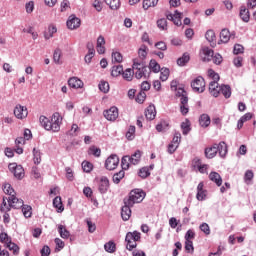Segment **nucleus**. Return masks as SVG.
Listing matches in <instances>:
<instances>
[{
	"label": "nucleus",
	"mask_w": 256,
	"mask_h": 256,
	"mask_svg": "<svg viewBox=\"0 0 256 256\" xmlns=\"http://www.w3.org/2000/svg\"><path fill=\"white\" fill-rule=\"evenodd\" d=\"M39 121L46 131H53L54 133H57L61 129V121H63V118L59 112H55L52 115L51 120L45 116H40Z\"/></svg>",
	"instance_id": "obj_1"
},
{
	"label": "nucleus",
	"mask_w": 256,
	"mask_h": 256,
	"mask_svg": "<svg viewBox=\"0 0 256 256\" xmlns=\"http://www.w3.org/2000/svg\"><path fill=\"white\" fill-rule=\"evenodd\" d=\"M132 69L136 79H143V77H149V68L145 65V62L134 59Z\"/></svg>",
	"instance_id": "obj_2"
},
{
	"label": "nucleus",
	"mask_w": 256,
	"mask_h": 256,
	"mask_svg": "<svg viewBox=\"0 0 256 256\" xmlns=\"http://www.w3.org/2000/svg\"><path fill=\"white\" fill-rule=\"evenodd\" d=\"M145 199V192L143 190L135 189L130 192L128 198L124 199V205H133L135 203H141Z\"/></svg>",
	"instance_id": "obj_3"
},
{
	"label": "nucleus",
	"mask_w": 256,
	"mask_h": 256,
	"mask_svg": "<svg viewBox=\"0 0 256 256\" xmlns=\"http://www.w3.org/2000/svg\"><path fill=\"white\" fill-rule=\"evenodd\" d=\"M141 240V233L138 231H134V232H128L126 234V248L128 249V251H133V249H135V247H137V241Z\"/></svg>",
	"instance_id": "obj_4"
},
{
	"label": "nucleus",
	"mask_w": 256,
	"mask_h": 256,
	"mask_svg": "<svg viewBox=\"0 0 256 256\" xmlns=\"http://www.w3.org/2000/svg\"><path fill=\"white\" fill-rule=\"evenodd\" d=\"M8 168L16 179H23V177H25V170L23 169V166L17 165V163H10Z\"/></svg>",
	"instance_id": "obj_5"
},
{
	"label": "nucleus",
	"mask_w": 256,
	"mask_h": 256,
	"mask_svg": "<svg viewBox=\"0 0 256 256\" xmlns=\"http://www.w3.org/2000/svg\"><path fill=\"white\" fill-rule=\"evenodd\" d=\"M105 167L108 171H115L119 167V156L112 154L105 161Z\"/></svg>",
	"instance_id": "obj_6"
},
{
	"label": "nucleus",
	"mask_w": 256,
	"mask_h": 256,
	"mask_svg": "<svg viewBox=\"0 0 256 256\" xmlns=\"http://www.w3.org/2000/svg\"><path fill=\"white\" fill-rule=\"evenodd\" d=\"M191 87L195 93H203L205 91V79L199 76L191 83Z\"/></svg>",
	"instance_id": "obj_7"
},
{
	"label": "nucleus",
	"mask_w": 256,
	"mask_h": 256,
	"mask_svg": "<svg viewBox=\"0 0 256 256\" xmlns=\"http://www.w3.org/2000/svg\"><path fill=\"white\" fill-rule=\"evenodd\" d=\"M103 115L107 121H116L117 118L119 117V110L117 107L113 106L108 110H105L103 112Z\"/></svg>",
	"instance_id": "obj_8"
},
{
	"label": "nucleus",
	"mask_w": 256,
	"mask_h": 256,
	"mask_svg": "<svg viewBox=\"0 0 256 256\" xmlns=\"http://www.w3.org/2000/svg\"><path fill=\"white\" fill-rule=\"evenodd\" d=\"M182 17L183 14L179 11H175L174 14H166V19H168V21H172L177 27H181V25H183V22H181Z\"/></svg>",
	"instance_id": "obj_9"
},
{
	"label": "nucleus",
	"mask_w": 256,
	"mask_h": 256,
	"mask_svg": "<svg viewBox=\"0 0 256 256\" xmlns=\"http://www.w3.org/2000/svg\"><path fill=\"white\" fill-rule=\"evenodd\" d=\"M14 115L17 119H25L29 115V112L27 111V107L18 104L14 108Z\"/></svg>",
	"instance_id": "obj_10"
},
{
	"label": "nucleus",
	"mask_w": 256,
	"mask_h": 256,
	"mask_svg": "<svg viewBox=\"0 0 256 256\" xmlns=\"http://www.w3.org/2000/svg\"><path fill=\"white\" fill-rule=\"evenodd\" d=\"M68 29H79L81 27V19L77 18L75 15L69 16L67 23H66Z\"/></svg>",
	"instance_id": "obj_11"
},
{
	"label": "nucleus",
	"mask_w": 256,
	"mask_h": 256,
	"mask_svg": "<svg viewBox=\"0 0 256 256\" xmlns=\"http://www.w3.org/2000/svg\"><path fill=\"white\" fill-rule=\"evenodd\" d=\"M200 55H201L202 61H204V63H209V61H211V59H213L214 52L209 47H203L201 49Z\"/></svg>",
	"instance_id": "obj_12"
},
{
	"label": "nucleus",
	"mask_w": 256,
	"mask_h": 256,
	"mask_svg": "<svg viewBox=\"0 0 256 256\" xmlns=\"http://www.w3.org/2000/svg\"><path fill=\"white\" fill-rule=\"evenodd\" d=\"M8 203H10V207L12 209H21L23 207V200L17 198V196H9Z\"/></svg>",
	"instance_id": "obj_13"
},
{
	"label": "nucleus",
	"mask_w": 256,
	"mask_h": 256,
	"mask_svg": "<svg viewBox=\"0 0 256 256\" xmlns=\"http://www.w3.org/2000/svg\"><path fill=\"white\" fill-rule=\"evenodd\" d=\"M216 151L219 153L222 159H225L229 151L227 148V143H225V141H221L219 144H216Z\"/></svg>",
	"instance_id": "obj_14"
},
{
	"label": "nucleus",
	"mask_w": 256,
	"mask_h": 256,
	"mask_svg": "<svg viewBox=\"0 0 256 256\" xmlns=\"http://www.w3.org/2000/svg\"><path fill=\"white\" fill-rule=\"evenodd\" d=\"M68 85L72 89H83V81L77 77H72L68 80Z\"/></svg>",
	"instance_id": "obj_15"
},
{
	"label": "nucleus",
	"mask_w": 256,
	"mask_h": 256,
	"mask_svg": "<svg viewBox=\"0 0 256 256\" xmlns=\"http://www.w3.org/2000/svg\"><path fill=\"white\" fill-rule=\"evenodd\" d=\"M209 91L213 97H219V93H221V86H219L218 82H210Z\"/></svg>",
	"instance_id": "obj_16"
},
{
	"label": "nucleus",
	"mask_w": 256,
	"mask_h": 256,
	"mask_svg": "<svg viewBox=\"0 0 256 256\" xmlns=\"http://www.w3.org/2000/svg\"><path fill=\"white\" fill-rule=\"evenodd\" d=\"M131 207H133V205L128 204H124V206L122 207L121 217L123 221H129V219H131Z\"/></svg>",
	"instance_id": "obj_17"
},
{
	"label": "nucleus",
	"mask_w": 256,
	"mask_h": 256,
	"mask_svg": "<svg viewBox=\"0 0 256 256\" xmlns=\"http://www.w3.org/2000/svg\"><path fill=\"white\" fill-rule=\"evenodd\" d=\"M99 192L100 193H107L109 190V179L105 176H102L99 182Z\"/></svg>",
	"instance_id": "obj_18"
},
{
	"label": "nucleus",
	"mask_w": 256,
	"mask_h": 256,
	"mask_svg": "<svg viewBox=\"0 0 256 256\" xmlns=\"http://www.w3.org/2000/svg\"><path fill=\"white\" fill-rule=\"evenodd\" d=\"M157 116V110L155 109V105H149L147 109L145 110V117L149 121H153L155 117Z\"/></svg>",
	"instance_id": "obj_19"
},
{
	"label": "nucleus",
	"mask_w": 256,
	"mask_h": 256,
	"mask_svg": "<svg viewBox=\"0 0 256 256\" xmlns=\"http://www.w3.org/2000/svg\"><path fill=\"white\" fill-rule=\"evenodd\" d=\"M209 179L213 183H216L217 187H221V185H223V178H221V175L217 172H211L209 174Z\"/></svg>",
	"instance_id": "obj_20"
},
{
	"label": "nucleus",
	"mask_w": 256,
	"mask_h": 256,
	"mask_svg": "<svg viewBox=\"0 0 256 256\" xmlns=\"http://www.w3.org/2000/svg\"><path fill=\"white\" fill-rule=\"evenodd\" d=\"M204 153H205V157L207 159H213L214 157H216L217 156V144H214L213 146L206 148Z\"/></svg>",
	"instance_id": "obj_21"
},
{
	"label": "nucleus",
	"mask_w": 256,
	"mask_h": 256,
	"mask_svg": "<svg viewBox=\"0 0 256 256\" xmlns=\"http://www.w3.org/2000/svg\"><path fill=\"white\" fill-rule=\"evenodd\" d=\"M240 19H242L244 23H249V20L251 19V15L249 14V9H247L245 6H242L240 8Z\"/></svg>",
	"instance_id": "obj_22"
},
{
	"label": "nucleus",
	"mask_w": 256,
	"mask_h": 256,
	"mask_svg": "<svg viewBox=\"0 0 256 256\" xmlns=\"http://www.w3.org/2000/svg\"><path fill=\"white\" fill-rule=\"evenodd\" d=\"M142 155H143V152H141L140 150H137L134 154H132L130 156L131 165H139Z\"/></svg>",
	"instance_id": "obj_23"
},
{
	"label": "nucleus",
	"mask_w": 256,
	"mask_h": 256,
	"mask_svg": "<svg viewBox=\"0 0 256 256\" xmlns=\"http://www.w3.org/2000/svg\"><path fill=\"white\" fill-rule=\"evenodd\" d=\"M205 37L207 39L208 42H210L211 47H215L216 43V39L217 37L215 36V31L213 30H208L205 34Z\"/></svg>",
	"instance_id": "obj_24"
},
{
	"label": "nucleus",
	"mask_w": 256,
	"mask_h": 256,
	"mask_svg": "<svg viewBox=\"0 0 256 256\" xmlns=\"http://www.w3.org/2000/svg\"><path fill=\"white\" fill-rule=\"evenodd\" d=\"M106 5L112 9V11H117L121 7V0H104Z\"/></svg>",
	"instance_id": "obj_25"
},
{
	"label": "nucleus",
	"mask_w": 256,
	"mask_h": 256,
	"mask_svg": "<svg viewBox=\"0 0 256 256\" xmlns=\"http://www.w3.org/2000/svg\"><path fill=\"white\" fill-rule=\"evenodd\" d=\"M8 199L9 198L7 197H3L2 204L0 206L1 213H9V211H11V203L8 202L7 204Z\"/></svg>",
	"instance_id": "obj_26"
},
{
	"label": "nucleus",
	"mask_w": 256,
	"mask_h": 256,
	"mask_svg": "<svg viewBox=\"0 0 256 256\" xmlns=\"http://www.w3.org/2000/svg\"><path fill=\"white\" fill-rule=\"evenodd\" d=\"M199 124L201 127H209L211 125V118L207 114H202L199 119Z\"/></svg>",
	"instance_id": "obj_27"
},
{
	"label": "nucleus",
	"mask_w": 256,
	"mask_h": 256,
	"mask_svg": "<svg viewBox=\"0 0 256 256\" xmlns=\"http://www.w3.org/2000/svg\"><path fill=\"white\" fill-rule=\"evenodd\" d=\"M229 39H231V33L227 29H223L220 32V43H229Z\"/></svg>",
	"instance_id": "obj_28"
},
{
	"label": "nucleus",
	"mask_w": 256,
	"mask_h": 256,
	"mask_svg": "<svg viewBox=\"0 0 256 256\" xmlns=\"http://www.w3.org/2000/svg\"><path fill=\"white\" fill-rule=\"evenodd\" d=\"M58 232L62 239H67L68 237H71V233L69 232V230H67V228L61 224L58 225Z\"/></svg>",
	"instance_id": "obj_29"
},
{
	"label": "nucleus",
	"mask_w": 256,
	"mask_h": 256,
	"mask_svg": "<svg viewBox=\"0 0 256 256\" xmlns=\"http://www.w3.org/2000/svg\"><path fill=\"white\" fill-rule=\"evenodd\" d=\"M53 206L58 209V213H63L65 211V208L63 207V202H61V197L57 196L53 200Z\"/></svg>",
	"instance_id": "obj_30"
},
{
	"label": "nucleus",
	"mask_w": 256,
	"mask_h": 256,
	"mask_svg": "<svg viewBox=\"0 0 256 256\" xmlns=\"http://www.w3.org/2000/svg\"><path fill=\"white\" fill-rule=\"evenodd\" d=\"M191 57L189 56L188 53H184L182 55V57L178 58L177 60V65H179V67H185V65H187V63H189Z\"/></svg>",
	"instance_id": "obj_31"
},
{
	"label": "nucleus",
	"mask_w": 256,
	"mask_h": 256,
	"mask_svg": "<svg viewBox=\"0 0 256 256\" xmlns=\"http://www.w3.org/2000/svg\"><path fill=\"white\" fill-rule=\"evenodd\" d=\"M133 75H135V72L131 68H127L124 72H122V77L125 79V81H133Z\"/></svg>",
	"instance_id": "obj_32"
},
{
	"label": "nucleus",
	"mask_w": 256,
	"mask_h": 256,
	"mask_svg": "<svg viewBox=\"0 0 256 256\" xmlns=\"http://www.w3.org/2000/svg\"><path fill=\"white\" fill-rule=\"evenodd\" d=\"M220 93H222V95H224L225 99H229V97H231V86L221 85Z\"/></svg>",
	"instance_id": "obj_33"
},
{
	"label": "nucleus",
	"mask_w": 256,
	"mask_h": 256,
	"mask_svg": "<svg viewBox=\"0 0 256 256\" xmlns=\"http://www.w3.org/2000/svg\"><path fill=\"white\" fill-rule=\"evenodd\" d=\"M123 73V65H116L112 67L111 75L112 77H119Z\"/></svg>",
	"instance_id": "obj_34"
},
{
	"label": "nucleus",
	"mask_w": 256,
	"mask_h": 256,
	"mask_svg": "<svg viewBox=\"0 0 256 256\" xmlns=\"http://www.w3.org/2000/svg\"><path fill=\"white\" fill-rule=\"evenodd\" d=\"M149 66L148 72L152 70L154 73H159L161 71V66L156 60H151Z\"/></svg>",
	"instance_id": "obj_35"
},
{
	"label": "nucleus",
	"mask_w": 256,
	"mask_h": 256,
	"mask_svg": "<svg viewBox=\"0 0 256 256\" xmlns=\"http://www.w3.org/2000/svg\"><path fill=\"white\" fill-rule=\"evenodd\" d=\"M3 191L6 195H9V197L15 196V190L9 183L3 185Z\"/></svg>",
	"instance_id": "obj_36"
},
{
	"label": "nucleus",
	"mask_w": 256,
	"mask_h": 256,
	"mask_svg": "<svg viewBox=\"0 0 256 256\" xmlns=\"http://www.w3.org/2000/svg\"><path fill=\"white\" fill-rule=\"evenodd\" d=\"M123 171H127L131 167V158L130 156H124L121 161Z\"/></svg>",
	"instance_id": "obj_37"
},
{
	"label": "nucleus",
	"mask_w": 256,
	"mask_h": 256,
	"mask_svg": "<svg viewBox=\"0 0 256 256\" xmlns=\"http://www.w3.org/2000/svg\"><path fill=\"white\" fill-rule=\"evenodd\" d=\"M5 247H7L9 251H13L14 255H19V246H17V244L13 243L11 240L5 244Z\"/></svg>",
	"instance_id": "obj_38"
},
{
	"label": "nucleus",
	"mask_w": 256,
	"mask_h": 256,
	"mask_svg": "<svg viewBox=\"0 0 256 256\" xmlns=\"http://www.w3.org/2000/svg\"><path fill=\"white\" fill-rule=\"evenodd\" d=\"M22 213L26 219H29L33 215L32 208L29 205H24L21 207Z\"/></svg>",
	"instance_id": "obj_39"
},
{
	"label": "nucleus",
	"mask_w": 256,
	"mask_h": 256,
	"mask_svg": "<svg viewBox=\"0 0 256 256\" xmlns=\"http://www.w3.org/2000/svg\"><path fill=\"white\" fill-rule=\"evenodd\" d=\"M104 249L105 251H107V253H115L117 247L115 245V242L109 241L104 245Z\"/></svg>",
	"instance_id": "obj_40"
},
{
	"label": "nucleus",
	"mask_w": 256,
	"mask_h": 256,
	"mask_svg": "<svg viewBox=\"0 0 256 256\" xmlns=\"http://www.w3.org/2000/svg\"><path fill=\"white\" fill-rule=\"evenodd\" d=\"M181 129L183 135H189V131H191V123H189V120L181 123Z\"/></svg>",
	"instance_id": "obj_41"
},
{
	"label": "nucleus",
	"mask_w": 256,
	"mask_h": 256,
	"mask_svg": "<svg viewBox=\"0 0 256 256\" xmlns=\"http://www.w3.org/2000/svg\"><path fill=\"white\" fill-rule=\"evenodd\" d=\"M157 27L160 29V31H167V19L165 18H160L157 20Z\"/></svg>",
	"instance_id": "obj_42"
},
{
	"label": "nucleus",
	"mask_w": 256,
	"mask_h": 256,
	"mask_svg": "<svg viewBox=\"0 0 256 256\" xmlns=\"http://www.w3.org/2000/svg\"><path fill=\"white\" fill-rule=\"evenodd\" d=\"M123 177H125V171L120 170L118 173L113 175V182L118 185V183H121V179H123Z\"/></svg>",
	"instance_id": "obj_43"
},
{
	"label": "nucleus",
	"mask_w": 256,
	"mask_h": 256,
	"mask_svg": "<svg viewBox=\"0 0 256 256\" xmlns=\"http://www.w3.org/2000/svg\"><path fill=\"white\" fill-rule=\"evenodd\" d=\"M126 139L133 141L135 139V126H130L126 132Z\"/></svg>",
	"instance_id": "obj_44"
},
{
	"label": "nucleus",
	"mask_w": 256,
	"mask_h": 256,
	"mask_svg": "<svg viewBox=\"0 0 256 256\" xmlns=\"http://www.w3.org/2000/svg\"><path fill=\"white\" fill-rule=\"evenodd\" d=\"M112 63H123V55L120 52H113Z\"/></svg>",
	"instance_id": "obj_45"
},
{
	"label": "nucleus",
	"mask_w": 256,
	"mask_h": 256,
	"mask_svg": "<svg viewBox=\"0 0 256 256\" xmlns=\"http://www.w3.org/2000/svg\"><path fill=\"white\" fill-rule=\"evenodd\" d=\"M159 3V0H143V9H149V7H155Z\"/></svg>",
	"instance_id": "obj_46"
},
{
	"label": "nucleus",
	"mask_w": 256,
	"mask_h": 256,
	"mask_svg": "<svg viewBox=\"0 0 256 256\" xmlns=\"http://www.w3.org/2000/svg\"><path fill=\"white\" fill-rule=\"evenodd\" d=\"M139 177H141L142 179H147V177H149V175H151V172H149V167H143L139 170L138 172Z\"/></svg>",
	"instance_id": "obj_47"
},
{
	"label": "nucleus",
	"mask_w": 256,
	"mask_h": 256,
	"mask_svg": "<svg viewBox=\"0 0 256 256\" xmlns=\"http://www.w3.org/2000/svg\"><path fill=\"white\" fill-rule=\"evenodd\" d=\"M99 90L102 91V93H109V82L107 81H101L98 85Z\"/></svg>",
	"instance_id": "obj_48"
},
{
	"label": "nucleus",
	"mask_w": 256,
	"mask_h": 256,
	"mask_svg": "<svg viewBox=\"0 0 256 256\" xmlns=\"http://www.w3.org/2000/svg\"><path fill=\"white\" fill-rule=\"evenodd\" d=\"M82 169L85 173H91L93 171V164L87 161L82 162Z\"/></svg>",
	"instance_id": "obj_49"
},
{
	"label": "nucleus",
	"mask_w": 256,
	"mask_h": 256,
	"mask_svg": "<svg viewBox=\"0 0 256 256\" xmlns=\"http://www.w3.org/2000/svg\"><path fill=\"white\" fill-rule=\"evenodd\" d=\"M88 153L90 155H94V157H101V149H99L95 146H91L88 150Z\"/></svg>",
	"instance_id": "obj_50"
},
{
	"label": "nucleus",
	"mask_w": 256,
	"mask_h": 256,
	"mask_svg": "<svg viewBox=\"0 0 256 256\" xmlns=\"http://www.w3.org/2000/svg\"><path fill=\"white\" fill-rule=\"evenodd\" d=\"M169 69L168 68H162L160 73V79L161 81H167L169 79Z\"/></svg>",
	"instance_id": "obj_51"
},
{
	"label": "nucleus",
	"mask_w": 256,
	"mask_h": 256,
	"mask_svg": "<svg viewBox=\"0 0 256 256\" xmlns=\"http://www.w3.org/2000/svg\"><path fill=\"white\" fill-rule=\"evenodd\" d=\"M138 56L141 59L140 61H143L145 57H147V46H141L140 49L138 50Z\"/></svg>",
	"instance_id": "obj_52"
},
{
	"label": "nucleus",
	"mask_w": 256,
	"mask_h": 256,
	"mask_svg": "<svg viewBox=\"0 0 256 256\" xmlns=\"http://www.w3.org/2000/svg\"><path fill=\"white\" fill-rule=\"evenodd\" d=\"M169 127V123L167 121H161L158 125H156V130L161 133L165 131Z\"/></svg>",
	"instance_id": "obj_53"
},
{
	"label": "nucleus",
	"mask_w": 256,
	"mask_h": 256,
	"mask_svg": "<svg viewBox=\"0 0 256 256\" xmlns=\"http://www.w3.org/2000/svg\"><path fill=\"white\" fill-rule=\"evenodd\" d=\"M199 228L205 235H211V228L209 227V224L204 222L200 225Z\"/></svg>",
	"instance_id": "obj_54"
},
{
	"label": "nucleus",
	"mask_w": 256,
	"mask_h": 256,
	"mask_svg": "<svg viewBox=\"0 0 256 256\" xmlns=\"http://www.w3.org/2000/svg\"><path fill=\"white\" fill-rule=\"evenodd\" d=\"M208 77L212 79V82L216 83L220 79L219 75L215 71H213V69L208 70Z\"/></svg>",
	"instance_id": "obj_55"
},
{
	"label": "nucleus",
	"mask_w": 256,
	"mask_h": 256,
	"mask_svg": "<svg viewBox=\"0 0 256 256\" xmlns=\"http://www.w3.org/2000/svg\"><path fill=\"white\" fill-rule=\"evenodd\" d=\"M34 163L35 165H39L41 163V152L39 150L33 149Z\"/></svg>",
	"instance_id": "obj_56"
},
{
	"label": "nucleus",
	"mask_w": 256,
	"mask_h": 256,
	"mask_svg": "<svg viewBox=\"0 0 256 256\" xmlns=\"http://www.w3.org/2000/svg\"><path fill=\"white\" fill-rule=\"evenodd\" d=\"M185 251H187V253H193V251H195L192 240H185Z\"/></svg>",
	"instance_id": "obj_57"
},
{
	"label": "nucleus",
	"mask_w": 256,
	"mask_h": 256,
	"mask_svg": "<svg viewBox=\"0 0 256 256\" xmlns=\"http://www.w3.org/2000/svg\"><path fill=\"white\" fill-rule=\"evenodd\" d=\"M196 199L198 201H205V199H207V190H201L197 192Z\"/></svg>",
	"instance_id": "obj_58"
},
{
	"label": "nucleus",
	"mask_w": 256,
	"mask_h": 256,
	"mask_svg": "<svg viewBox=\"0 0 256 256\" xmlns=\"http://www.w3.org/2000/svg\"><path fill=\"white\" fill-rule=\"evenodd\" d=\"M54 242L56 244V251H61L65 247V242L61 238H55Z\"/></svg>",
	"instance_id": "obj_59"
},
{
	"label": "nucleus",
	"mask_w": 256,
	"mask_h": 256,
	"mask_svg": "<svg viewBox=\"0 0 256 256\" xmlns=\"http://www.w3.org/2000/svg\"><path fill=\"white\" fill-rule=\"evenodd\" d=\"M53 59H54V63H57L59 65V63H61V50L60 49H56L54 51V55H53Z\"/></svg>",
	"instance_id": "obj_60"
},
{
	"label": "nucleus",
	"mask_w": 256,
	"mask_h": 256,
	"mask_svg": "<svg viewBox=\"0 0 256 256\" xmlns=\"http://www.w3.org/2000/svg\"><path fill=\"white\" fill-rule=\"evenodd\" d=\"M0 241L6 245L8 243L11 242V237H9V235H7V233H1L0 234Z\"/></svg>",
	"instance_id": "obj_61"
},
{
	"label": "nucleus",
	"mask_w": 256,
	"mask_h": 256,
	"mask_svg": "<svg viewBox=\"0 0 256 256\" xmlns=\"http://www.w3.org/2000/svg\"><path fill=\"white\" fill-rule=\"evenodd\" d=\"M87 226H88V231L89 233H95L97 226L95 223H93L91 220L87 219L86 220Z\"/></svg>",
	"instance_id": "obj_62"
},
{
	"label": "nucleus",
	"mask_w": 256,
	"mask_h": 256,
	"mask_svg": "<svg viewBox=\"0 0 256 256\" xmlns=\"http://www.w3.org/2000/svg\"><path fill=\"white\" fill-rule=\"evenodd\" d=\"M146 98H147V94L143 91H140L136 97V102L143 103Z\"/></svg>",
	"instance_id": "obj_63"
},
{
	"label": "nucleus",
	"mask_w": 256,
	"mask_h": 256,
	"mask_svg": "<svg viewBox=\"0 0 256 256\" xmlns=\"http://www.w3.org/2000/svg\"><path fill=\"white\" fill-rule=\"evenodd\" d=\"M185 241H193L195 239V232L193 230H188L185 234Z\"/></svg>",
	"instance_id": "obj_64"
}]
</instances>
